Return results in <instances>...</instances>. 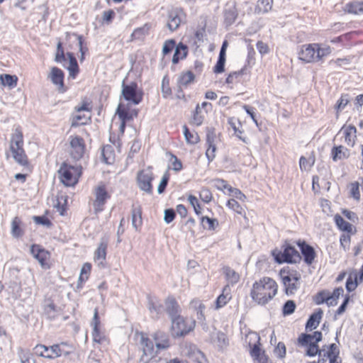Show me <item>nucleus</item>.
<instances>
[{"label": "nucleus", "mask_w": 363, "mask_h": 363, "mask_svg": "<svg viewBox=\"0 0 363 363\" xmlns=\"http://www.w3.org/2000/svg\"><path fill=\"white\" fill-rule=\"evenodd\" d=\"M278 286L269 277H263L253 284L251 298L259 305H265L277 294Z\"/></svg>", "instance_id": "1"}, {"label": "nucleus", "mask_w": 363, "mask_h": 363, "mask_svg": "<svg viewBox=\"0 0 363 363\" xmlns=\"http://www.w3.org/2000/svg\"><path fill=\"white\" fill-rule=\"evenodd\" d=\"M331 52V48L325 44L303 45L298 52V58L306 63L318 62L323 60Z\"/></svg>", "instance_id": "2"}, {"label": "nucleus", "mask_w": 363, "mask_h": 363, "mask_svg": "<svg viewBox=\"0 0 363 363\" xmlns=\"http://www.w3.org/2000/svg\"><path fill=\"white\" fill-rule=\"evenodd\" d=\"M9 151L12 158L19 165L23 167L28 165V157L23 149V133L19 128H16L11 134L9 142Z\"/></svg>", "instance_id": "3"}, {"label": "nucleus", "mask_w": 363, "mask_h": 363, "mask_svg": "<svg viewBox=\"0 0 363 363\" xmlns=\"http://www.w3.org/2000/svg\"><path fill=\"white\" fill-rule=\"evenodd\" d=\"M322 339V333L316 331L313 335H308L302 333L298 338V344L301 346H307L308 350L306 354L313 357L317 354L322 355V352H325V350H319L317 343Z\"/></svg>", "instance_id": "4"}, {"label": "nucleus", "mask_w": 363, "mask_h": 363, "mask_svg": "<svg viewBox=\"0 0 363 363\" xmlns=\"http://www.w3.org/2000/svg\"><path fill=\"white\" fill-rule=\"evenodd\" d=\"M82 173L78 166L69 165L64 162L58 170L59 178L62 183L67 186L75 185Z\"/></svg>", "instance_id": "5"}, {"label": "nucleus", "mask_w": 363, "mask_h": 363, "mask_svg": "<svg viewBox=\"0 0 363 363\" xmlns=\"http://www.w3.org/2000/svg\"><path fill=\"white\" fill-rule=\"evenodd\" d=\"M63 345L64 344L62 343L61 345H53L50 347L44 345H37L33 348V352L37 356L48 359H55L62 355L67 356L69 352L65 351L60 347V346Z\"/></svg>", "instance_id": "6"}, {"label": "nucleus", "mask_w": 363, "mask_h": 363, "mask_svg": "<svg viewBox=\"0 0 363 363\" xmlns=\"http://www.w3.org/2000/svg\"><path fill=\"white\" fill-rule=\"evenodd\" d=\"M140 344L143 351V354L140 357L142 363H148L150 360L159 354L152 340L143 333H140Z\"/></svg>", "instance_id": "7"}, {"label": "nucleus", "mask_w": 363, "mask_h": 363, "mask_svg": "<svg viewBox=\"0 0 363 363\" xmlns=\"http://www.w3.org/2000/svg\"><path fill=\"white\" fill-rule=\"evenodd\" d=\"M194 322H189L182 315L177 316L172 320V335L174 337L184 336L194 329Z\"/></svg>", "instance_id": "8"}, {"label": "nucleus", "mask_w": 363, "mask_h": 363, "mask_svg": "<svg viewBox=\"0 0 363 363\" xmlns=\"http://www.w3.org/2000/svg\"><path fill=\"white\" fill-rule=\"evenodd\" d=\"M121 86L122 95L126 101H130L135 105H138L142 101L143 93L138 89L137 83L131 82L130 84H125V80H123Z\"/></svg>", "instance_id": "9"}, {"label": "nucleus", "mask_w": 363, "mask_h": 363, "mask_svg": "<svg viewBox=\"0 0 363 363\" xmlns=\"http://www.w3.org/2000/svg\"><path fill=\"white\" fill-rule=\"evenodd\" d=\"M154 174L151 167L139 171L137 174V183L139 189L149 194L152 193V181Z\"/></svg>", "instance_id": "10"}, {"label": "nucleus", "mask_w": 363, "mask_h": 363, "mask_svg": "<svg viewBox=\"0 0 363 363\" xmlns=\"http://www.w3.org/2000/svg\"><path fill=\"white\" fill-rule=\"evenodd\" d=\"M282 282L285 286L286 294H294L299 288L301 274L296 272H281Z\"/></svg>", "instance_id": "11"}, {"label": "nucleus", "mask_w": 363, "mask_h": 363, "mask_svg": "<svg viewBox=\"0 0 363 363\" xmlns=\"http://www.w3.org/2000/svg\"><path fill=\"white\" fill-rule=\"evenodd\" d=\"M284 247L283 252L277 255L275 257L277 262L296 263L301 260L299 252L294 247L286 244Z\"/></svg>", "instance_id": "12"}, {"label": "nucleus", "mask_w": 363, "mask_h": 363, "mask_svg": "<svg viewBox=\"0 0 363 363\" xmlns=\"http://www.w3.org/2000/svg\"><path fill=\"white\" fill-rule=\"evenodd\" d=\"M252 339L257 342L251 348V356L253 357L255 363H271L265 352L260 347L259 335L257 333L251 331V340Z\"/></svg>", "instance_id": "13"}, {"label": "nucleus", "mask_w": 363, "mask_h": 363, "mask_svg": "<svg viewBox=\"0 0 363 363\" xmlns=\"http://www.w3.org/2000/svg\"><path fill=\"white\" fill-rule=\"evenodd\" d=\"M69 145L70 155L72 157L76 160L82 158L85 150V145L83 138L79 136H70Z\"/></svg>", "instance_id": "14"}, {"label": "nucleus", "mask_w": 363, "mask_h": 363, "mask_svg": "<svg viewBox=\"0 0 363 363\" xmlns=\"http://www.w3.org/2000/svg\"><path fill=\"white\" fill-rule=\"evenodd\" d=\"M151 336L155 342L157 351H158L159 353L161 351L166 350L170 347V338L167 333L162 330H157L152 333Z\"/></svg>", "instance_id": "15"}, {"label": "nucleus", "mask_w": 363, "mask_h": 363, "mask_svg": "<svg viewBox=\"0 0 363 363\" xmlns=\"http://www.w3.org/2000/svg\"><path fill=\"white\" fill-rule=\"evenodd\" d=\"M108 245L107 237H103L100 239L97 249L94 252V260L101 267H105V260L106 257V250Z\"/></svg>", "instance_id": "16"}, {"label": "nucleus", "mask_w": 363, "mask_h": 363, "mask_svg": "<svg viewBox=\"0 0 363 363\" xmlns=\"http://www.w3.org/2000/svg\"><path fill=\"white\" fill-rule=\"evenodd\" d=\"M108 198V193L104 185L99 186L95 189V200L93 206L95 212H101L104 209V206Z\"/></svg>", "instance_id": "17"}, {"label": "nucleus", "mask_w": 363, "mask_h": 363, "mask_svg": "<svg viewBox=\"0 0 363 363\" xmlns=\"http://www.w3.org/2000/svg\"><path fill=\"white\" fill-rule=\"evenodd\" d=\"M339 134H342L344 138V143L350 147H353L355 144L357 138V129L355 126L352 125H343Z\"/></svg>", "instance_id": "18"}, {"label": "nucleus", "mask_w": 363, "mask_h": 363, "mask_svg": "<svg viewBox=\"0 0 363 363\" xmlns=\"http://www.w3.org/2000/svg\"><path fill=\"white\" fill-rule=\"evenodd\" d=\"M165 311L168 314L171 320L181 315V308L177 301L172 297H169L165 301Z\"/></svg>", "instance_id": "19"}, {"label": "nucleus", "mask_w": 363, "mask_h": 363, "mask_svg": "<svg viewBox=\"0 0 363 363\" xmlns=\"http://www.w3.org/2000/svg\"><path fill=\"white\" fill-rule=\"evenodd\" d=\"M91 325L93 327L92 337L94 341L98 343H101L104 340V336L99 329L100 320L98 314V309L96 308L94 309V317Z\"/></svg>", "instance_id": "20"}, {"label": "nucleus", "mask_w": 363, "mask_h": 363, "mask_svg": "<svg viewBox=\"0 0 363 363\" xmlns=\"http://www.w3.org/2000/svg\"><path fill=\"white\" fill-rule=\"evenodd\" d=\"M186 355L190 359L197 363H207V359L203 353L200 351L195 345H189L186 347Z\"/></svg>", "instance_id": "21"}, {"label": "nucleus", "mask_w": 363, "mask_h": 363, "mask_svg": "<svg viewBox=\"0 0 363 363\" xmlns=\"http://www.w3.org/2000/svg\"><path fill=\"white\" fill-rule=\"evenodd\" d=\"M30 253L43 267H45L47 264L46 260L50 257V254L48 251L41 248L39 245H33L30 247Z\"/></svg>", "instance_id": "22"}, {"label": "nucleus", "mask_w": 363, "mask_h": 363, "mask_svg": "<svg viewBox=\"0 0 363 363\" xmlns=\"http://www.w3.org/2000/svg\"><path fill=\"white\" fill-rule=\"evenodd\" d=\"M298 245L300 247L301 253L303 256L304 262L307 264H311L315 257V252L313 247L304 242H298Z\"/></svg>", "instance_id": "23"}, {"label": "nucleus", "mask_w": 363, "mask_h": 363, "mask_svg": "<svg viewBox=\"0 0 363 363\" xmlns=\"http://www.w3.org/2000/svg\"><path fill=\"white\" fill-rule=\"evenodd\" d=\"M195 75L191 71H186L180 74L177 79V85L180 91L183 88H186L189 84L194 82Z\"/></svg>", "instance_id": "24"}, {"label": "nucleus", "mask_w": 363, "mask_h": 363, "mask_svg": "<svg viewBox=\"0 0 363 363\" xmlns=\"http://www.w3.org/2000/svg\"><path fill=\"white\" fill-rule=\"evenodd\" d=\"M331 156L334 162L347 159L350 156V151L342 145L335 146L331 150Z\"/></svg>", "instance_id": "25"}, {"label": "nucleus", "mask_w": 363, "mask_h": 363, "mask_svg": "<svg viewBox=\"0 0 363 363\" xmlns=\"http://www.w3.org/2000/svg\"><path fill=\"white\" fill-rule=\"evenodd\" d=\"M230 299L231 290L228 284L223 288L222 294L217 298L216 301V308L218 309L223 307Z\"/></svg>", "instance_id": "26"}, {"label": "nucleus", "mask_w": 363, "mask_h": 363, "mask_svg": "<svg viewBox=\"0 0 363 363\" xmlns=\"http://www.w3.org/2000/svg\"><path fill=\"white\" fill-rule=\"evenodd\" d=\"M49 77L54 84L59 86V88L63 87L64 73L60 69L55 67H52L51 69Z\"/></svg>", "instance_id": "27"}, {"label": "nucleus", "mask_w": 363, "mask_h": 363, "mask_svg": "<svg viewBox=\"0 0 363 363\" xmlns=\"http://www.w3.org/2000/svg\"><path fill=\"white\" fill-rule=\"evenodd\" d=\"M345 11L349 13L354 15L363 14V1H352L347 3L345 6Z\"/></svg>", "instance_id": "28"}, {"label": "nucleus", "mask_w": 363, "mask_h": 363, "mask_svg": "<svg viewBox=\"0 0 363 363\" xmlns=\"http://www.w3.org/2000/svg\"><path fill=\"white\" fill-rule=\"evenodd\" d=\"M323 313V311L320 308L313 313L306 323V329L308 330L315 329L320 323Z\"/></svg>", "instance_id": "29"}, {"label": "nucleus", "mask_w": 363, "mask_h": 363, "mask_svg": "<svg viewBox=\"0 0 363 363\" xmlns=\"http://www.w3.org/2000/svg\"><path fill=\"white\" fill-rule=\"evenodd\" d=\"M251 4L255 5V13H266L271 9L272 6V0H251Z\"/></svg>", "instance_id": "30"}, {"label": "nucleus", "mask_w": 363, "mask_h": 363, "mask_svg": "<svg viewBox=\"0 0 363 363\" xmlns=\"http://www.w3.org/2000/svg\"><path fill=\"white\" fill-rule=\"evenodd\" d=\"M169 21L172 23H182L185 20L186 14L183 9L174 8L169 10L168 13Z\"/></svg>", "instance_id": "31"}, {"label": "nucleus", "mask_w": 363, "mask_h": 363, "mask_svg": "<svg viewBox=\"0 0 363 363\" xmlns=\"http://www.w3.org/2000/svg\"><path fill=\"white\" fill-rule=\"evenodd\" d=\"M228 124L234 130V133L236 135V136L244 143H247V137L242 135L243 130L240 121L234 118H232L228 120Z\"/></svg>", "instance_id": "32"}, {"label": "nucleus", "mask_w": 363, "mask_h": 363, "mask_svg": "<svg viewBox=\"0 0 363 363\" xmlns=\"http://www.w3.org/2000/svg\"><path fill=\"white\" fill-rule=\"evenodd\" d=\"M131 218L133 227L135 229V230H138L143 223L142 211L140 206L133 208Z\"/></svg>", "instance_id": "33"}, {"label": "nucleus", "mask_w": 363, "mask_h": 363, "mask_svg": "<svg viewBox=\"0 0 363 363\" xmlns=\"http://www.w3.org/2000/svg\"><path fill=\"white\" fill-rule=\"evenodd\" d=\"M187 55V46L179 43L175 48L174 54L172 57L173 64H177L180 60L186 57Z\"/></svg>", "instance_id": "34"}, {"label": "nucleus", "mask_w": 363, "mask_h": 363, "mask_svg": "<svg viewBox=\"0 0 363 363\" xmlns=\"http://www.w3.org/2000/svg\"><path fill=\"white\" fill-rule=\"evenodd\" d=\"M67 57H69V65L67 69L69 71V74L72 78H75L79 72V67L77 62L72 53L67 52Z\"/></svg>", "instance_id": "35"}, {"label": "nucleus", "mask_w": 363, "mask_h": 363, "mask_svg": "<svg viewBox=\"0 0 363 363\" xmlns=\"http://www.w3.org/2000/svg\"><path fill=\"white\" fill-rule=\"evenodd\" d=\"M101 155L104 162L112 164L115 161V152L111 145H106L103 147Z\"/></svg>", "instance_id": "36"}, {"label": "nucleus", "mask_w": 363, "mask_h": 363, "mask_svg": "<svg viewBox=\"0 0 363 363\" xmlns=\"http://www.w3.org/2000/svg\"><path fill=\"white\" fill-rule=\"evenodd\" d=\"M223 269L226 279L230 284L233 285L239 281L240 276L234 269L229 267H225Z\"/></svg>", "instance_id": "37"}, {"label": "nucleus", "mask_w": 363, "mask_h": 363, "mask_svg": "<svg viewBox=\"0 0 363 363\" xmlns=\"http://www.w3.org/2000/svg\"><path fill=\"white\" fill-rule=\"evenodd\" d=\"M334 219L337 226L340 230L347 233H351L352 231V225L345 221L340 215H335Z\"/></svg>", "instance_id": "38"}, {"label": "nucleus", "mask_w": 363, "mask_h": 363, "mask_svg": "<svg viewBox=\"0 0 363 363\" xmlns=\"http://www.w3.org/2000/svg\"><path fill=\"white\" fill-rule=\"evenodd\" d=\"M0 80L4 86L13 89L17 84L18 78L15 75L5 74L0 75Z\"/></svg>", "instance_id": "39"}, {"label": "nucleus", "mask_w": 363, "mask_h": 363, "mask_svg": "<svg viewBox=\"0 0 363 363\" xmlns=\"http://www.w3.org/2000/svg\"><path fill=\"white\" fill-rule=\"evenodd\" d=\"M184 135L187 143L194 145L199 142V136L196 132H190L186 125L183 126Z\"/></svg>", "instance_id": "40"}, {"label": "nucleus", "mask_w": 363, "mask_h": 363, "mask_svg": "<svg viewBox=\"0 0 363 363\" xmlns=\"http://www.w3.org/2000/svg\"><path fill=\"white\" fill-rule=\"evenodd\" d=\"M148 309L150 313L152 314L153 318H158L159 314L162 312V306L157 302L152 299H150L148 301Z\"/></svg>", "instance_id": "41"}, {"label": "nucleus", "mask_w": 363, "mask_h": 363, "mask_svg": "<svg viewBox=\"0 0 363 363\" xmlns=\"http://www.w3.org/2000/svg\"><path fill=\"white\" fill-rule=\"evenodd\" d=\"M206 113L207 111L200 110L199 107H196L192 117V123L197 126L201 125L204 121Z\"/></svg>", "instance_id": "42"}, {"label": "nucleus", "mask_w": 363, "mask_h": 363, "mask_svg": "<svg viewBox=\"0 0 363 363\" xmlns=\"http://www.w3.org/2000/svg\"><path fill=\"white\" fill-rule=\"evenodd\" d=\"M213 186L218 190L223 191L225 193V191L228 192L229 194H231L233 191V188L231 187L223 179H216L213 180Z\"/></svg>", "instance_id": "43"}, {"label": "nucleus", "mask_w": 363, "mask_h": 363, "mask_svg": "<svg viewBox=\"0 0 363 363\" xmlns=\"http://www.w3.org/2000/svg\"><path fill=\"white\" fill-rule=\"evenodd\" d=\"M91 121V116H86L85 114H81L78 113V114L74 115L73 116L72 126H78L79 125L86 124L89 121Z\"/></svg>", "instance_id": "44"}, {"label": "nucleus", "mask_w": 363, "mask_h": 363, "mask_svg": "<svg viewBox=\"0 0 363 363\" xmlns=\"http://www.w3.org/2000/svg\"><path fill=\"white\" fill-rule=\"evenodd\" d=\"M201 223L205 228L209 230H213L218 225V220L216 218H211L208 216H203L201 218Z\"/></svg>", "instance_id": "45"}, {"label": "nucleus", "mask_w": 363, "mask_h": 363, "mask_svg": "<svg viewBox=\"0 0 363 363\" xmlns=\"http://www.w3.org/2000/svg\"><path fill=\"white\" fill-rule=\"evenodd\" d=\"M227 206H228L229 208L233 210L236 213L241 214V215L243 214L244 218H247L245 210L242 208V207L239 204V203L235 199H231L228 200V201L227 203Z\"/></svg>", "instance_id": "46"}, {"label": "nucleus", "mask_w": 363, "mask_h": 363, "mask_svg": "<svg viewBox=\"0 0 363 363\" xmlns=\"http://www.w3.org/2000/svg\"><path fill=\"white\" fill-rule=\"evenodd\" d=\"M149 28L145 24L143 26L134 30L131 34V40L134 39H142L148 32Z\"/></svg>", "instance_id": "47"}, {"label": "nucleus", "mask_w": 363, "mask_h": 363, "mask_svg": "<svg viewBox=\"0 0 363 363\" xmlns=\"http://www.w3.org/2000/svg\"><path fill=\"white\" fill-rule=\"evenodd\" d=\"M20 223L21 220L18 217H15L11 222V234L15 238H18L22 235Z\"/></svg>", "instance_id": "48"}, {"label": "nucleus", "mask_w": 363, "mask_h": 363, "mask_svg": "<svg viewBox=\"0 0 363 363\" xmlns=\"http://www.w3.org/2000/svg\"><path fill=\"white\" fill-rule=\"evenodd\" d=\"M92 109L91 103L86 99H83L82 102L74 107L77 113L88 112L90 113Z\"/></svg>", "instance_id": "49"}, {"label": "nucleus", "mask_w": 363, "mask_h": 363, "mask_svg": "<svg viewBox=\"0 0 363 363\" xmlns=\"http://www.w3.org/2000/svg\"><path fill=\"white\" fill-rule=\"evenodd\" d=\"M207 142L208 143V148L206 152V155L209 161H212L215 157V152L216 150V145L211 141L210 134L207 135Z\"/></svg>", "instance_id": "50"}, {"label": "nucleus", "mask_w": 363, "mask_h": 363, "mask_svg": "<svg viewBox=\"0 0 363 363\" xmlns=\"http://www.w3.org/2000/svg\"><path fill=\"white\" fill-rule=\"evenodd\" d=\"M191 305L196 308L198 315L197 318L200 320H204L203 311L205 309V306L199 300L193 301L191 302Z\"/></svg>", "instance_id": "51"}, {"label": "nucleus", "mask_w": 363, "mask_h": 363, "mask_svg": "<svg viewBox=\"0 0 363 363\" xmlns=\"http://www.w3.org/2000/svg\"><path fill=\"white\" fill-rule=\"evenodd\" d=\"M314 157H311L307 160L306 157H301L299 161L300 168L301 170L304 171L309 170L312 165L314 164Z\"/></svg>", "instance_id": "52"}, {"label": "nucleus", "mask_w": 363, "mask_h": 363, "mask_svg": "<svg viewBox=\"0 0 363 363\" xmlns=\"http://www.w3.org/2000/svg\"><path fill=\"white\" fill-rule=\"evenodd\" d=\"M296 308V303L292 300L287 301L283 307V314L284 315H288L292 314Z\"/></svg>", "instance_id": "53"}, {"label": "nucleus", "mask_w": 363, "mask_h": 363, "mask_svg": "<svg viewBox=\"0 0 363 363\" xmlns=\"http://www.w3.org/2000/svg\"><path fill=\"white\" fill-rule=\"evenodd\" d=\"M328 296V291L323 290L318 293L314 298V301L317 305L322 304L327 302V296Z\"/></svg>", "instance_id": "54"}, {"label": "nucleus", "mask_w": 363, "mask_h": 363, "mask_svg": "<svg viewBox=\"0 0 363 363\" xmlns=\"http://www.w3.org/2000/svg\"><path fill=\"white\" fill-rule=\"evenodd\" d=\"M188 201L191 205V206L194 208L195 213L197 215H199L201 213V206L199 203V201L197 198L193 195H189L188 197Z\"/></svg>", "instance_id": "55"}, {"label": "nucleus", "mask_w": 363, "mask_h": 363, "mask_svg": "<svg viewBox=\"0 0 363 363\" xmlns=\"http://www.w3.org/2000/svg\"><path fill=\"white\" fill-rule=\"evenodd\" d=\"M328 357L330 359V358H338L339 354V349L335 344H331L329 347V350L326 352ZM325 355V352L323 354Z\"/></svg>", "instance_id": "56"}, {"label": "nucleus", "mask_w": 363, "mask_h": 363, "mask_svg": "<svg viewBox=\"0 0 363 363\" xmlns=\"http://www.w3.org/2000/svg\"><path fill=\"white\" fill-rule=\"evenodd\" d=\"M169 179V175L167 172H166L163 175V177L157 186V193L158 194H160L164 191V189L168 184Z\"/></svg>", "instance_id": "57"}, {"label": "nucleus", "mask_w": 363, "mask_h": 363, "mask_svg": "<svg viewBox=\"0 0 363 363\" xmlns=\"http://www.w3.org/2000/svg\"><path fill=\"white\" fill-rule=\"evenodd\" d=\"M274 354L279 358H284L286 355V347L283 342H279L274 349Z\"/></svg>", "instance_id": "58"}, {"label": "nucleus", "mask_w": 363, "mask_h": 363, "mask_svg": "<svg viewBox=\"0 0 363 363\" xmlns=\"http://www.w3.org/2000/svg\"><path fill=\"white\" fill-rule=\"evenodd\" d=\"M349 101H350V97L347 94L342 95V96L337 101V106H336L337 111H341L342 110H343Z\"/></svg>", "instance_id": "59"}, {"label": "nucleus", "mask_w": 363, "mask_h": 363, "mask_svg": "<svg viewBox=\"0 0 363 363\" xmlns=\"http://www.w3.org/2000/svg\"><path fill=\"white\" fill-rule=\"evenodd\" d=\"M55 60L56 62H61L65 60V55L62 46V43L59 42L57 45V52L55 55Z\"/></svg>", "instance_id": "60"}, {"label": "nucleus", "mask_w": 363, "mask_h": 363, "mask_svg": "<svg viewBox=\"0 0 363 363\" xmlns=\"http://www.w3.org/2000/svg\"><path fill=\"white\" fill-rule=\"evenodd\" d=\"M200 198L205 203H209L213 199L211 191L206 188H203L200 192Z\"/></svg>", "instance_id": "61"}, {"label": "nucleus", "mask_w": 363, "mask_h": 363, "mask_svg": "<svg viewBox=\"0 0 363 363\" xmlns=\"http://www.w3.org/2000/svg\"><path fill=\"white\" fill-rule=\"evenodd\" d=\"M340 245L345 251L349 249L351 238L350 235L342 234L340 236Z\"/></svg>", "instance_id": "62"}, {"label": "nucleus", "mask_w": 363, "mask_h": 363, "mask_svg": "<svg viewBox=\"0 0 363 363\" xmlns=\"http://www.w3.org/2000/svg\"><path fill=\"white\" fill-rule=\"evenodd\" d=\"M218 346L223 349L228 344V340L226 335L223 333H218L217 335Z\"/></svg>", "instance_id": "63"}, {"label": "nucleus", "mask_w": 363, "mask_h": 363, "mask_svg": "<svg viewBox=\"0 0 363 363\" xmlns=\"http://www.w3.org/2000/svg\"><path fill=\"white\" fill-rule=\"evenodd\" d=\"M175 45V41L174 40H166L163 45L162 52L164 55L169 53Z\"/></svg>", "instance_id": "64"}]
</instances>
